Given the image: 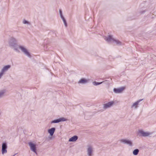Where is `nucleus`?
Here are the masks:
<instances>
[{"instance_id": "nucleus-15", "label": "nucleus", "mask_w": 156, "mask_h": 156, "mask_svg": "<svg viewBox=\"0 0 156 156\" xmlns=\"http://www.w3.org/2000/svg\"><path fill=\"white\" fill-rule=\"evenodd\" d=\"M125 88H114L113 91L115 93H121L124 90Z\"/></svg>"}, {"instance_id": "nucleus-19", "label": "nucleus", "mask_w": 156, "mask_h": 156, "mask_svg": "<svg viewBox=\"0 0 156 156\" xmlns=\"http://www.w3.org/2000/svg\"><path fill=\"white\" fill-rule=\"evenodd\" d=\"M139 151V150L138 149H136L133 151V154L134 155H136L138 154Z\"/></svg>"}, {"instance_id": "nucleus-1", "label": "nucleus", "mask_w": 156, "mask_h": 156, "mask_svg": "<svg viewBox=\"0 0 156 156\" xmlns=\"http://www.w3.org/2000/svg\"><path fill=\"white\" fill-rule=\"evenodd\" d=\"M16 42V40L15 38L11 37L8 41L9 46L16 52L20 53L19 47L20 46L17 44Z\"/></svg>"}, {"instance_id": "nucleus-22", "label": "nucleus", "mask_w": 156, "mask_h": 156, "mask_svg": "<svg viewBox=\"0 0 156 156\" xmlns=\"http://www.w3.org/2000/svg\"><path fill=\"white\" fill-rule=\"evenodd\" d=\"M5 74L4 72L1 70L0 71V79Z\"/></svg>"}, {"instance_id": "nucleus-11", "label": "nucleus", "mask_w": 156, "mask_h": 156, "mask_svg": "<svg viewBox=\"0 0 156 156\" xmlns=\"http://www.w3.org/2000/svg\"><path fill=\"white\" fill-rule=\"evenodd\" d=\"M92 84L94 86H96L100 84H102L103 85H108L109 84V82L108 80H105L101 82H98L96 81H94L92 82Z\"/></svg>"}, {"instance_id": "nucleus-4", "label": "nucleus", "mask_w": 156, "mask_h": 156, "mask_svg": "<svg viewBox=\"0 0 156 156\" xmlns=\"http://www.w3.org/2000/svg\"><path fill=\"white\" fill-rule=\"evenodd\" d=\"M115 104V102L113 101H111L109 102H107L103 105V108L104 110L109 108L112 107Z\"/></svg>"}, {"instance_id": "nucleus-12", "label": "nucleus", "mask_w": 156, "mask_h": 156, "mask_svg": "<svg viewBox=\"0 0 156 156\" xmlns=\"http://www.w3.org/2000/svg\"><path fill=\"white\" fill-rule=\"evenodd\" d=\"M89 80L85 78H81L78 81V83L80 84H85L88 82Z\"/></svg>"}, {"instance_id": "nucleus-16", "label": "nucleus", "mask_w": 156, "mask_h": 156, "mask_svg": "<svg viewBox=\"0 0 156 156\" xmlns=\"http://www.w3.org/2000/svg\"><path fill=\"white\" fill-rule=\"evenodd\" d=\"M55 128H52L50 129H48V132L50 134L51 136H52L55 132Z\"/></svg>"}, {"instance_id": "nucleus-2", "label": "nucleus", "mask_w": 156, "mask_h": 156, "mask_svg": "<svg viewBox=\"0 0 156 156\" xmlns=\"http://www.w3.org/2000/svg\"><path fill=\"white\" fill-rule=\"evenodd\" d=\"M106 41L108 42H112L115 45H121V43L118 40L114 39L112 36H109L106 39L105 38Z\"/></svg>"}, {"instance_id": "nucleus-18", "label": "nucleus", "mask_w": 156, "mask_h": 156, "mask_svg": "<svg viewBox=\"0 0 156 156\" xmlns=\"http://www.w3.org/2000/svg\"><path fill=\"white\" fill-rule=\"evenodd\" d=\"M6 91L5 89L2 90L0 91V98H2L4 96Z\"/></svg>"}, {"instance_id": "nucleus-3", "label": "nucleus", "mask_w": 156, "mask_h": 156, "mask_svg": "<svg viewBox=\"0 0 156 156\" xmlns=\"http://www.w3.org/2000/svg\"><path fill=\"white\" fill-rule=\"evenodd\" d=\"M138 133L139 135L143 137L149 136L152 134L151 132L144 131L143 129L139 130L138 131Z\"/></svg>"}, {"instance_id": "nucleus-13", "label": "nucleus", "mask_w": 156, "mask_h": 156, "mask_svg": "<svg viewBox=\"0 0 156 156\" xmlns=\"http://www.w3.org/2000/svg\"><path fill=\"white\" fill-rule=\"evenodd\" d=\"M142 100L143 99H140L134 103L131 106V108L135 109H136L138 107V105L139 104V103L140 101H142Z\"/></svg>"}, {"instance_id": "nucleus-21", "label": "nucleus", "mask_w": 156, "mask_h": 156, "mask_svg": "<svg viewBox=\"0 0 156 156\" xmlns=\"http://www.w3.org/2000/svg\"><path fill=\"white\" fill-rule=\"evenodd\" d=\"M62 20H63V23H64V24L65 27H66L67 26V23H66V20H65V19L64 17L62 18Z\"/></svg>"}, {"instance_id": "nucleus-23", "label": "nucleus", "mask_w": 156, "mask_h": 156, "mask_svg": "<svg viewBox=\"0 0 156 156\" xmlns=\"http://www.w3.org/2000/svg\"><path fill=\"white\" fill-rule=\"evenodd\" d=\"M59 14H60V17L61 18V19L63 18H64V17L63 16L61 10V9L59 10Z\"/></svg>"}, {"instance_id": "nucleus-9", "label": "nucleus", "mask_w": 156, "mask_h": 156, "mask_svg": "<svg viewBox=\"0 0 156 156\" xmlns=\"http://www.w3.org/2000/svg\"><path fill=\"white\" fill-rule=\"evenodd\" d=\"M120 142L124 144H127L130 146L132 147L133 146L132 142L129 140L126 139H122L121 140Z\"/></svg>"}, {"instance_id": "nucleus-14", "label": "nucleus", "mask_w": 156, "mask_h": 156, "mask_svg": "<svg viewBox=\"0 0 156 156\" xmlns=\"http://www.w3.org/2000/svg\"><path fill=\"white\" fill-rule=\"evenodd\" d=\"M11 67V66L10 65H5L3 66L1 70L5 73L10 69Z\"/></svg>"}, {"instance_id": "nucleus-7", "label": "nucleus", "mask_w": 156, "mask_h": 156, "mask_svg": "<svg viewBox=\"0 0 156 156\" xmlns=\"http://www.w3.org/2000/svg\"><path fill=\"white\" fill-rule=\"evenodd\" d=\"M87 153L88 156H93V155L94 149L92 146H88L87 149Z\"/></svg>"}, {"instance_id": "nucleus-5", "label": "nucleus", "mask_w": 156, "mask_h": 156, "mask_svg": "<svg viewBox=\"0 0 156 156\" xmlns=\"http://www.w3.org/2000/svg\"><path fill=\"white\" fill-rule=\"evenodd\" d=\"M19 49H20L29 58H31V56L28 50L25 47L23 46H20L19 47Z\"/></svg>"}, {"instance_id": "nucleus-17", "label": "nucleus", "mask_w": 156, "mask_h": 156, "mask_svg": "<svg viewBox=\"0 0 156 156\" xmlns=\"http://www.w3.org/2000/svg\"><path fill=\"white\" fill-rule=\"evenodd\" d=\"M78 138V137L76 136H74L70 138L69 140V142H75Z\"/></svg>"}, {"instance_id": "nucleus-8", "label": "nucleus", "mask_w": 156, "mask_h": 156, "mask_svg": "<svg viewBox=\"0 0 156 156\" xmlns=\"http://www.w3.org/2000/svg\"><path fill=\"white\" fill-rule=\"evenodd\" d=\"M31 150L35 153H36V145L35 143L32 142L28 143Z\"/></svg>"}, {"instance_id": "nucleus-6", "label": "nucleus", "mask_w": 156, "mask_h": 156, "mask_svg": "<svg viewBox=\"0 0 156 156\" xmlns=\"http://www.w3.org/2000/svg\"><path fill=\"white\" fill-rule=\"evenodd\" d=\"M67 119L64 117H61L58 119L54 120L51 122V123H58L62 122H64L67 121Z\"/></svg>"}, {"instance_id": "nucleus-20", "label": "nucleus", "mask_w": 156, "mask_h": 156, "mask_svg": "<svg viewBox=\"0 0 156 156\" xmlns=\"http://www.w3.org/2000/svg\"><path fill=\"white\" fill-rule=\"evenodd\" d=\"M23 23L24 24H27V25H30V22L24 19L22 21Z\"/></svg>"}, {"instance_id": "nucleus-10", "label": "nucleus", "mask_w": 156, "mask_h": 156, "mask_svg": "<svg viewBox=\"0 0 156 156\" xmlns=\"http://www.w3.org/2000/svg\"><path fill=\"white\" fill-rule=\"evenodd\" d=\"M7 144L5 143H3L2 145V154H6L7 152Z\"/></svg>"}]
</instances>
